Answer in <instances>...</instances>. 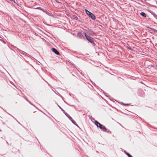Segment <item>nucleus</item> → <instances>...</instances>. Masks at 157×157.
<instances>
[{
    "label": "nucleus",
    "instance_id": "nucleus-1",
    "mask_svg": "<svg viewBox=\"0 0 157 157\" xmlns=\"http://www.w3.org/2000/svg\"><path fill=\"white\" fill-rule=\"evenodd\" d=\"M85 36L86 37V39L89 42L91 43H94V39L93 38L87 36L86 33H85Z\"/></svg>",
    "mask_w": 157,
    "mask_h": 157
},
{
    "label": "nucleus",
    "instance_id": "nucleus-2",
    "mask_svg": "<svg viewBox=\"0 0 157 157\" xmlns=\"http://www.w3.org/2000/svg\"><path fill=\"white\" fill-rule=\"evenodd\" d=\"M99 128L103 131L105 132L106 131L107 129L105 127L101 124L99 125Z\"/></svg>",
    "mask_w": 157,
    "mask_h": 157
},
{
    "label": "nucleus",
    "instance_id": "nucleus-3",
    "mask_svg": "<svg viewBox=\"0 0 157 157\" xmlns=\"http://www.w3.org/2000/svg\"><path fill=\"white\" fill-rule=\"evenodd\" d=\"M52 51L55 53V54L57 55H59V52H58V51L55 48H52Z\"/></svg>",
    "mask_w": 157,
    "mask_h": 157
},
{
    "label": "nucleus",
    "instance_id": "nucleus-4",
    "mask_svg": "<svg viewBox=\"0 0 157 157\" xmlns=\"http://www.w3.org/2000/svg\"><path fill=\"white\" fill-rule=\"evenodd\" d=\"M90 17L92 20H94L95 19V16L93 13H91V14L89 16Z\"/></svg>",
    "mask_w": 157,
    "mask_h": 157
},
{
    "label": "nucleus",
    "instance_id": "nucleus-5",
    "mask_svg": "<svg viewBox=\"0 0 157 157\" xmlns=\"http://www.w3.org/2000/svg\"><path fill=\"white\" fill-rule=\"evenodd\" d=\"M85 11L86 14L89 16L92 13L91 12L89 11L86 9H85Z\"/></svg>",
    "mask_w": 157,
    "mask_h": 157
},
{
    "label": "nucleus",
    "instance_id": "nucleus-6",
    "mask_svg": "<svg viewBox=\"0 0 157 157\" xmlns=\"http://www.w3.org/2000/svg\"><path fill=\"white\" fill-rule=\"evenodd\" d=\"M85 11L86 14L89 16L92 13L91 12L89 11L86 9H85Z\"/></svg>",
    "mask_w": 157,
    "mask_h": 157
},
{
    "label": "nucleus",
    "instance_id": "nucleus-7",
    "mask_svg": "<svg viewBox=\"0 0 157 157\" xmlns=\"http://www.w3.org/2000/svg\"><path fill=\"white\" fill-rule=\"evenodd\" d=\"M19 51L20 52V53L22 54V55H26V52H25L21 50H19Z\"/></svg>",
    "mask_w": 157,
    "mask_h": 157
},
{
    "label": "nucleus",
    "instance_id": "nucleus-8",
    "mask_svg": "<svg viewBox=\"0 0 157 157\" xmlns=\"http://www.w3.org/2000/svg\"><path fill=\"white\" fill-rule=\"evenodd\" d=\"M94 124L97 126L98 128L99 127V125H100V124L97 121H95Z\"/></svg>",
    "mask_w": 157,
    "mask_h": 157
},
{
    "label": "nucleus",
    "instance_id": "nucleus-9",
    "mask_svg": "<svg viewBox=\"0 0 157 157\" xmlns=\"http://www.w3.org/2000/svg\"><path fill=\"white\" fill-rule=\"evenodd\" d=\"M65 114L70 120L72 119V117L68 115L67 113H65Z\"/></svg>",
    "mask_w": 157,
    "mask_h": 157
},
{
    "label": "nucleus",
    "instance_id": "nucleus-10",
    "mask_svg": "<svg viewBox=\"0 0 157 157\" xmlns=\"http://www.w3.org/2000/svg\"><path fill=\"white\" fill-rule=\"evenodd\" d=\"M140 14L141 16H143L144 17H146V15L144 12H142Z\"/></svg>",
    "mask_w": 157,
    "mask_h": 157
},
{
    "label": "nucleus",
    "instance_id": "nucleus-11",
    "mask_svg": "<svg viewBox=\"0 0 157 157\" xmlns=\"http://www.w3.org/2000/svg\"><path fill=\"white\" fill-rule=\"evenodd\" d=\"M70 120L72 121V123L73 124H74L75 125H76L78 127V125L75 124V121H74L72 119Z\"/></svg>",
    "mask_w": 157,
    "mask_h": 157
},
{
    "label": "nucleus",
    "instance_id": "nucleus-12",
    "mask_svg": "<svg viewBox=\"0 0 157 157\" xmlns=\"http://www.w3.org/2000/svg\"><path fill=\"white\" fill-rule=\"evenodd\" d=\"M125 154L128 157H130L131 156V155H130L129 153H127V152L124 151Z\"/></svg>",
    "mask_w": 157,
    "mask_h": 157
},
{
    "label": "nucleus",
    "instance_id": "nucleus-13",
    "mask_svg": "<svg viewBox=\"0 0 157 157\" xmlns=\"http://www.w3.org/2000/svg\"><path fill=\"white\" fill-rule=\"evenodd\" d=\"M152 31H153L155 32H156V31H157V30H156L155 29H153V28H150Z\"/></svg>",
    "mask_w": 157,
    "mask_h": 157
},
{
    "label": "nucleus",
    "instance_id": "nucleus-14",
    "mask_svg": "<svg viewBox=\"0 0 157 157\" xmlns=\"http://www.w3.org/2000/svg\"><path fill=\"white\" fill-rule=\"evenodd\" d=\"M38 8L39 9H40V10H42V8H41V7H38V8Z\"/></svg>",
    "mask_w": 157,
    "mask_h": 157
},
{
    "label": "nucleus",
    "instance_id": "nucleus-15",
    "mask_svg": "<svg viewBox=\"0 0 157 157\" xmlns=\"http://www.w3.org/2000/svg\"><path fill=\"white\" fill-rule=\"evenodd\" d=\"M42 10H43L44 12H46L47 11L46 10H44L43 9H42Z\"/></svg>",
    "mask_w": 157,
    "mask_h": 157
},
{
    "label": "nucleus",
    "instance_id": "nucleus-16",
    "mask_svg": "<svg viewBox=\"0 0 157 157\" xmlns=\"http://www.w3.org/2000/svg\"><path fill=\"white\" fill-rule=\"evenodd\" d=\"M58 106L61 109H62L61 108V107H60L59 105H58Z\"/></svg>",
    "mask_w": 157,
    "mask_h": 157
},
{
    "label": "nucleus",
    "instance_id": "nucleus-17",
    "mask_svg": "<svg viewBox=\"0 0 157 157\" xmlns=\"http://www.w3.org/2000/svg\"><path fill=\"white\" fill-rule=\"evenodd\" d=\"M124 105H128V104H124Z\"/></svg>",
    "mask_w": 157,
    "mask_h": 157
},
{
    "label": "nucleus",
    "instance_id": "nucleus-18",
    "mask_svg": "<svg viewBox=\"0 0 157 157\" xmlns=\"http://www.w3.org/2000/svg\"><path fill=\"white\" fill-rule=\"evenodd\" d=\"M61 110H62L64 112V110H63V109H61Z\"/></svg>",
    "mask_w": 157,
    "mask_h": 157
},
{
    "label": "nucleus",
    "instance_id": "nucleus-19",
    "mask_svg": "<svg viewBox=\"0 0 157 157\" xmlns=\"http://www.w3.org/2000/svg\"><path fill=\"white\" fill-rule=\"evenodd\" d=\"M10 1H13V0H10Z\"/></svg>",
    "mask_w": 157,
    "mask_h": 157
},
{
    "label": "nucleus",
    "instance_id": "nucleus-20",
    "mask_svg": "<svg viewBox=\"0 0 157 157\" xmlns=\"http://www.w3.org/2000/svg\"><path fill=\"white\" fill-rule=\"evenodd\" d=\"M156 33H157V31H156Z\"/></svg>",
    "mask_w": 157,
    "mask_h": 157
}]
</instances>
